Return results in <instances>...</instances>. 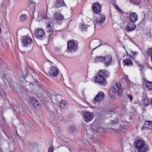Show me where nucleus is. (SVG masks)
<instances>
[{"mask_svg": "<svg viewBox=\"0 0 152 152\" xmlns=\"http://www.w3.org/2000/svg\"><path fill=\"white\" fill-rule=\"evenodd\" d=\"M130 54L131 56L132 57L133 59L138 56V53L135 51H131L130 53Z\"/></svg>", "mask_w": 152, "mask_h": 152, "instance_id": "obj_25", "label": "nucleus"}, {"mask_svg": "<svg viewBox=\"0 0 152 152\" xmlns=\"http://www.w3.org/2000/svg\"><path fill=\"white\" fill-rule=\"evenodd\" d=\"M23 135L24 136V132H23Z\"/></svg>", "mask_w": 152, "mask_h": 152, "instance_id": "obj_44", "label": "nucleus"}, {"mask_svg": "<svg viewBox=\"0 0 152 152\" xmlns=\"http://www.w3.org/2000/svg\"><path fill=\"white\" fill-rule=\"evenodd\" d=\"M100 8V4L97 3H94L92 6L93 11L96 13H98L99 12Z\"/></svg>", "mask_w": 152, "mask_h": 152, "instance_id": "obj_16", "label": "nucleus"}, {"mask_svg": "<svg viewBox=\"0 0 152 152\" xmlns=\"http://www.w3.org/2000/svg\"><path fill=\"white\" fill-rule=\"evenodd\" d=\"M55 18L58 20H61L64 19V16L60 13H55L54 14Z\"/></svg>", "mask_w": 152, "mask_h": 152, "instance_id": "obj_21", "label": "nucleus"}, {"mask_svg": "<svg viewBox=\"0 0 152 152\" xmlns=\"http://www.w3.org/2000/svg\"><path fill=\"white\" fill-rule=\"evenodd\" d=\"M104 97V92L101 91L94 98V104H96V102H98L102 101Z\"/></svg>", "mask_w": 152, "mask_h": 152, "instance_id": "obj_10", "label": "nucleus"}, {"mask_svg": "<svg viewBox=\"0 0 152 152\" xmlns=\"http://www.w3.org/2000/svg\"><path fill=\"white\" fill-rule=\"evenodd\" d=\"M99 73L101 74L103 76H104L105 77H109L110 75V72L106 69L101 70L99 71Z\"/></svg>", "mask_w": 152, "mask_h": 152, "instance_id": "obj_18", "label": "nucleus"}, {"mask_svg": "<svg viewBox=\"0 0 152 152\" xmlns=\"http://www.w3.org/2000/svg\"><path fill=\"white\" fill-rule=\"evenodd\" d=\"M94 125L93 126V127H94Z\"/></svg>", "mask_w": 152, "mask_h": 152, "instance_id": "obj_48", "label": "nucleus"}, {"mask_svg": "<svg viewBox=\"0 0 152 152\" xmlns=\"http://www.w3.org/2000/svg\"><path fill=\"white\" fill-rule=\"evenodd\" d=\"M76 130V128L74 127H71L69 128V131L71 132H73Z\"/></svg>", "mask_w": 152, "mask_h": 152, "instance_id": "obj_34", "label": "nucleus"}, {"mask_svg": "<svg viewBox=\"0 0 152 152\" xmlns=\"http://www.w3.org/2000/svg\"><path fill=\"white\" fill-rule=\"evenodd\" d=\"M19 144L21 145L23 147L24 146V144L23 141H21L19 142Z\"/></svg>", "mask_w": 152, "mask_h": 152, "instance_id": "obj_39", "label": "nucleus"}, {"mask_svg": "<svg viewBox=\"0 0 152 152\" xmlns=\"http://www.w3.org/2000/svg\"><path fill=\"white\" fill-rule=\"evenodd\" d=\"M59 106L62 109H66L68 107L67 104L64 100H62L60 101Z\"/></svg>", "mask_w": 152, "mask_h": 152, "instance_id": "obj_19", "label": "nucleus"}, {"mask_svg": "<svg viewBox=\"0 0 152 152\" xmlns=\"http://www.w3.org/2000/svg\"><path fill=\"white\" fill-rule=\"evenodd\" d=\"M133 3H135V4H139L141 3V0H134Z\"/></svg>", "mask_w": 152, "mask_h": 152, "instance_id": "obj_36", "label": "nucleus"}, {"mask_svg": "<svg viewBox=\"0 0 152 152\" xmlns=\"http://www.w3.org/2000/svg\"><path fill=\"white\" fill-rule=\"evenodd\" d=\"M44 18H46V17Z\"/></svg>", "mask_w": 152, "mask_h": 152, "instance_id": "obj_47", "label": "nucleus"}, {"mask_svg": "<svg viewBox=\"0 0 152 152\" xmlns=\"http://www.w3.org/2000/svg\"><path fill=\"white\" fill-rule=\"evenodd\" d=\"M147 129H152V121H146L142 128V130H146Z\"/></svg>", "mask_w": 152, "mask_h": 152, "instance_id": "obj_14", "label": "nucleus"}, {"mask_svg": "<svg viewBox=\"0 0 152 152\" xmlns=\"http://www.w3.org/2000/svg\"><path fill=\"white\" fill-rule=\"evenodd\" d=\"M94 131L96 132H100V130L99 129V128L98 127L96 129H94Z\"/></svg>", "mask_w": 152, "mask_h": 152, "instance_id": "obj_41", "label": "nucleus"}, {"mask_svg": "<svg viewBox=\"0 0 152 152\" xmlns=\"http://www.w3.org/2000/svg\"><path fill=\"white\" fill-rule=\"evenodd\" d=\"M1 147L3 148L2 146L1 145Z\"/></svg>", "mask_w": 152, "mask_h": 152, "instance_id": "obj_45", "label": "nucleus"}, {"mask_svg": "<svg viewBox=\"0 0 152 152\" xmlns=\"http://www.w3.org/2000/svg\"><path fill=\"white\" fill-rule=\"evenodd\" d=\"M83 116V118L85 121L87 123L91 121L94 118V115L92 112L88 111H84L82 113Z\"/></svg>", "mask_w": 152, "mask_h": 152, "instance_id": "obj_3", "label": "nucleus"}, {"mask_svg": "<svg viewBox=\"0 0 152 152\" xmlns=\"http://www.w3.org/2000/svg\"><path fill=\"white\" fill-rule=\"evenodd\" d=\"M105 17L104 15L101 14L98 15L95 19H94L95 23H94V26L95 28L96 27L98 24H100L103 23L105 20Z\"/></svg>", "mask_w": 152, "mask_h": 152, "instance_id": "obj_5", "label": "nucleus"}, {"mask_svg": "<svg viewBox=\"0 0 152 152\" xmlns=\"http://www.w3.org/2000/svg\"><path fill=\"white\" fill-rule=\"evenodd\" d=\"M61 130V129L58 127H56L54 128L55 132L58 136L60 135Z\"/></svg>", "mask_w": 152, "mask_h": 152, "instance_id": "obj_27", "label": "nucleus"}, {"mask_svg": "<svg viewBox=\"0 0 152 152\" xmlns=\"http://www.w3.org/2000/svg\"><path fill=\"white\" fill-rule=\"evenodd\" d=\"M122 90V86L120 83H116V84L110 88L109 91V95L111 98H113L117 93L120 94Z\"/></svg>", "mask_w": 152, "mask_h": 152, "instance_id": "obj_2", "label": "nucleus"}, {"mask_svg": "<svg viewBox=\"0 0 152 152\" xmlns=\"http://www.w3.org/2000/svg\"><path fill=\"white\" fill-rule=\"evenodd\" d=\"M147 53L149 55H152V48L149 49L147 51Z\"/></svg>", "mask_w": 152, "mask_h": 152, "instance_id": "obj_33", "label": "nucleus"}, {"mask_svg": "<svg viewBox=\"0 0 152 152\" xmlns=\"http://www.w3.org/2000/svg\"><path fill=\"white\" fill-rule=\"evenodd\" d=\"M33 3L34 4V5L35 4L38 3L39 0H33Z\"/></svg>", "mask_w": 152, "mask_h": 152, "instance_id": "obj_40", "label": "nucleus"}, {"mask_svg": "<svg viewBox=\"0 0 152 152\" xmlns=\"http://www.w3.org/2000/svg\"><path fill=\"white\" fill-rule=\"evenodd\" d=\"M54 150V147L53 145H51L49 147L48 152H53Z\"/></svg>", "mask_w": 152, "mask_h": 152, "instance_id": "obj_32", "label": "nucleus"}, {"mask_svg": "<svg viewBox=\"0 0 152 152\" xmlns=\"http://www.w3.org/2000/svg\"><path fill=\"white\" fill-rule=\"evenodd\" d=\"M117 7L118 8H118H119L118 7V6H117Z\"/></svg>", "mask_w": 152, "mask_h": 152, "instance_id": "obj_46", "label": "nucleus"}, {"mask_svg": "<svg viewBox=\"0 0 152 152\" xmlns=\"http://www.w3.org/2000/svg\"><path fill=\"white\" fill-rule=\"evenodd\" d=\"M141 102L142 104L145 106H146L148 104V99H144Z\"/></svg>", "mask_w": 152, "mask_h": 152, "instance_id": "obj_31", "label": "nucleus"}, {"mask_svg": "<svg viewBox=\"0 0 152 152\" xmlns=\"http://www.w3.org/2000/svg\"><path fill=\"white\" fill-rule=\"evenodd\" d=\"M34 34L37 38L42 39L44 36L45 32L43 29L39 28L34 30Z\"/></svg>", "mask_w": 152, "mask_h": 152, "instance_id": "obj_7", "label": "nucleus"}, {"mask_svg": "<svg viewBox=\"0 0 152 152\" xmlns=\"http://www.w3.org/2000/svg\"><path fill=\"white\" fill-rule=\"evenodd\" d=\"M98 74L94 76V79L95 82L100 84H104L105 82V80L104 77L101 74L99 73Z\"/></svg>", "mask_w": 152, "mask_h": 152, "instance_id": "obj_8", "label": "nucleus"}, {"mask_svg": "<svg viewBox=\"0 0 152 152\" xmlns=\"http://www.w3.org/2000/svg\"><path fill=\"white\" fill-rule=\"evenodd\" d=\"M58 96H55V95H53V97L54 98V99L56 100H57V101H58L57 99H58Z\"/></svg>", "mask_w": 152, "mask_h": 152, "instance_id": "obj_42", "label": "nucleus"}, {"mask_svg": "<svg viewBox=\"0 0 152 152\" xmlns=\"http://www.w3.org/2000/svg\"><path fill=\"white\" fill-rule=\"evenodd\" d=\"M124 65L127 66H132L133 65L132 60L126 58L124 61Z\"/></svg>", "mask_w": 152, "mask_h": 152, "instance_id": "obj_22", "label": "nucleus"}, {"mask_svg": "<svg viewBox=\"0 0 152 152\" xmlns=\"http://www.w3.org/2000/svg\"><path fill=\"white\" fill-rule=\"evenodd\" d=\"M27 18L26 15L22 14L20 17V20L21 21H24L26 20Z\"/></svg>", "mask_w": 152, "mask_h": 152, "instance_id": "obj_28", "label": "nucleus"}, {"mask_svg": "<svg viewBox=\"0 0 152 152\" xmlns=\"http://www.w3.org/2000/svg\"><path fill=\"white\" fill-rule=\"evenodd\" d=\"M33 2V0H29L28 1V3L29 5L33 6V5H34V4Z\"/></svg>", "mask_w": 152, "mask_h": 152, "instance_id": "obj_35", "label": "nucleus"}, {"mask_svg": "<svg viewBox=\"0 0 152 152\" xmlns=\"http://www.w3.org/2000/svg\"><path fill=\"white\" fill-rule=\"evenodd\" d=\"M134 145L138 149V152H146L148 149V147L144 142L142 140H139L135 141Z\"/></svg>", "mask_w": 152, "mask_h": 152, "instance_id": "obj_1", "label": "nucleus"}, {"mask_svg": "<svg viewBox=\"0 0 152 152\" xmlns=\"http://www.w3.org/2000/svg\"><path fill=\"white\" fill-rule=\"evenodd\" d=\"M29 99L32 104L35 108H37L39 106V103L35 98L30 97Z\"/></svg>", "mask_w": 152, "mask_h": 152, "instance_id": "obj_15", "label": "nucleus"}, {"mask_svg": "<svg viewBox=\"0 0 152 152\" xmlns=\"http://www.w3.org/2000/svg\"><path fill=\"white\" fill-rule=\"evenodd\" d=\"M21 41L23 46L27 47H29L33 42L32 39L27 36L22 37Z\"/></svg>", "mask_w": 152, "mask_h": 152, "instance_id": "obj_4", "label": "nucleus"}, {"mask_svg": "<svg viewBox=\"0 0 152 152\" xmlns=\"http://www.w3.org/2000/svg\"><path fill=\"white\" fill-rule=\"evenodd\" d=\"M146 87L148 89L152 90V83L150 82H147L146 83Z\"/></svg>", "mask_w": 152, "mask_h": 152, "instance_id": "obj_26", "label": "nucleus"}, {"mask_svg": "<svg viewBox=\"0 0 152 152\" xmlns=\"http://www.w3.org/2000/svg\"><path fill=\"white\" fill-rule=\"evenodd\" d=\"M55 4V7L56 8L61 7L65 5L63 0H56Z\"/></svg>", "mask_w": 152, "mask_h": 152, "instance_id": "obj_17", "label": "nucleus"}, {"mask_svg": "<svg viewBox=\"0 0 152 152\" xmlns=\"http://www.w3.org/2000/svg\"><path fill=\"white\" fill-rule=\"evenodd\" d=\"M88 26L87 25H82L81 27H80V30L81 32H84L85 31H86L87 29H88Z\"/></svg>", "mask_w": 152, "mask_h": 152, "instance_id": "obj_24", "label": "nucleus"}, {"mask_svg": "<svg viewBox=\"0 0 152 152\" xmlns=\"http://www.w3.org/2000/svg\"><path fill=\"white\" fill-rule=\"evenodd\" d=\"M129 19L131 23H134L138 20V15L135 12H132L129 15Z\"/></svg>", "mask_w": 152, "mask_h": 152, "instance_id": "obj_13", "label": "nucleus"}, {"mask_svg": "<svg viewBox=\"0 0 152 152\" xmlns=\"http://www.w3.org/2000/svg\"><path fill=\"white\" fill-rule=\"evenodd\" d=\"M103 58L104 64L106 67H108L111 64L112 58L111 55H106L105 57H103Z\"/></svg>", "mask_w": 152, "mask_h": 152, "instance_id": "obj_11", "label": "nucleus"}, {"mask_svg": "<svg viewBox=\"0 0 152 152\" xmlns=\"http://www.w3.org/2000/svg\"><path fill=\"white\" fill-rule=\"evenodd\" d=\"M127 97L130 99V101L132 102V96L131 95H127Z\"/></svg>", "mask_w": 152, "mask_h": 152, "instance_id": "obj_37", "label": "nucleus"}, {"mask_svg": "<svg viewBox=\"0 0 152 152\" xmlns=\"http://www.w3.org/2000/svg\"><path fill=\"white\" fill-rule=\"evenodd\" d=\"M4 144L5 145V146H7V147L8 148L9 147V145L6 142H5Z\"/></svg>", "mask_w": 152, "mask_h": 152, "instance_id": "obj_43", "label": "nucleus"}, {"mask_svg": "<svg viewBox=\"0 0 152 152\" xmlns=\"http://www.w3.org/2000/svg\"><path fill=\"white\" fill-rule=\"evenodd\" d=\"M152 69V68H151Z\"/></svg>", "mask_w": 152, "mask_h": 152, "instance_id": "obj_49", "label": "nucleus"}, {"mask_svg": "<svg viewBox=\"0 0 152 152\" xmlns=\"http://www.w3.org/2000/svg\"><path fill=\"white\" fill-rule=\"evenodd\" d=\"M93 43H100L98 46H97L96 48H95L94 50L96 48H97V47H99L100 45H101V41H100V40H99V39H96V40H95L93 42H91V43L90 44V48H91L90 45H91Z\"/></svg>", "mask_w": 152, "mask_h": 152, "instance_id": "obj_29", "label": "nucleus"}, {"mask_svg": "<svg viewBox=\"0 0 152 152\" xmlns=\"http://www.w3.org/2000/svg\"><path fill=\"white\" fill-rule=\"evenodd\" d=\"M103 56H98L96 57L94 60L96 62H103Z\"/></svg>", "mask_w": 152, "mask_h": 152, "instance_id": "obj_23", "label": "nucleus"}, {"mask_svg": "<svg viewBox=\"0 0 152 152\" xmlns=\"http://www.w3.org/2000/svg\"><path fill=\"white\" fill-rule=\"evenodd\" d=\"M151 34L149 32L147 33L146 34V36L147 37H150L151 36Z\"/></svg>", "mask_w": 152, "mask_h": 152, "instance_id": "obj_38", "label": "nucleus"}, {"mask_svg": "<svg viewBox=\"0 0 152 152\" xmlns=\"http://www.w3.org/2000/svg\"><path fill=\"white\" fill-rule=\"evenodd\" d=\"M77 43L75 42L73 40H71L68 42L67 43V48L66 52L69 53L67 50H75L77 48Z\"/></svg>", "mask_w": 152, "mask_h": 152, "instance_id": "obj_6", "label": "nucleus"}, {"mask_svg": "<svg viewBox=\"0 0 152 152\" xmlns=\"http://www.w3.org/2000/svg\"><path fill=\"white\" fill-rule=\"evenodd\" d=\"M46 24V31L48 33L52 32L53 29V26H51L50 24Z\"/></svg>", "mask_w": 152, "mask_h": 152, "instance_id": "obj_20", "label": "nucleus"}, {"mask_svg": "<svg viewBox=\"0 0 152 152\" xmlns=\"http://www.w3.org/2000/svg\"><path fill=\"white\" fill-rule=\"evenodd\" d=\"M52 116L53 118L55 119L61 120V118L55 112H54L53 113Z\"/></svg>", "mask_w": 152, "mask_h": 152, "instance_id": "obj_30", "label": "nucleus"}, {"mask_svg": "<svg viewBox=\"0 0 152 152\" xmlns=\"http://www.w3.org/2000/svg\"><path fill=\"white\" fill-rule=\"evenodd\" d=\"M136 28L135 24L132 23H128L126 26L125 30L127 32L132 31L134 30Z\"/></svg>", "mask_w": 152, "mask_h": 152, "instance_id": "obj_12", "label": "nucleus"}, {"mask_svg": "<svg viewBox=\"0 0 152 152\" xmlns=\"http://www.w3.org/2000/svg\"><path fill=\"white\" fill-rule=\"evenodd\" d=\"M58 73V70L56 66H52L48 74L51 77H53L56 76Z\"/></svg>", "mask_w": 152, "mask_h": 152, "instance_id": "obj_9", "label": "nucleus"}]
</instances>
